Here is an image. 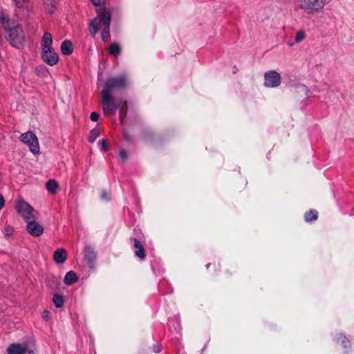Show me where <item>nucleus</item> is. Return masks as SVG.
<instances>
[{
  "instance_id": "f3484780",
  "label": "nucleus",
  "mask_w": 354,
  "mask_h": 354,
  "mask_svg": "<svg viewBox=\"0 0 354 354\" xmlns=\"http://www.w3.org/2000/svg\"><path fill=\"white\" fill-rule=\"evenodd\" d=\"M61 51L64 55H70L73 51V44L69 40H65L61 45Z\"/></svg>"
},
{
  "instance_id": "f8f14e48",
  "label": "nucleus",
  "mask_w": 354,
  "mask_h": 354,
  "mask_svg": "<svg viewBox=\"0 0 354 354\" xmlns=\"http://www.w3.org/2000/svg\"><path fill=\"white\" fill-rule=\"evenodd\" d=\"M0 26L7 32L13 26H16L14 21L10 19L7 13L4 11L0 12Z\"/></svg>"
},
{
  "instance_id": "b1692460",
  "label": "nucleus",
  "mask_w": 354,
  "mask_h": 354,
  "mask_svg": "<svg viewBox=\"0 0 354 354\" xmlns=\"http://www.w3.org/2000/svg\"><path fill=\"white\" fill-rule=\"evenodd\" d=\"M306 37V32L304 30H300L297 31L295 34V43H300L304 41Z\"/></svg>"
},
{
  "instance_id": "c85d7f7f",
  "label": "nucleus",
  "mask_w": 354,
  "mask_h": 354,
  "mask_svg": "<svg viewBox=\"0 0 354 354\" xmlns=\"http://www.w3.org/2000/svg\"><path fill=\"white\" fill-rule=\"evenodd\" d=\"M90 118L92 121L96 122L99 119V115L95 112H92L91 113Z\"/></svg>"
},
{
  "instance_id": "423d86ee",
  "label": "nucleus",
  "mask_w": 354,
  "mask_h": 354,
  "mask_svg": "<svg viewBox=\"0 0 354 354\" xmlns=\"http://www.w3.org/2000/svg\"><path fill=\"white\" fill-rule=\"evenodd\" d=\"M20 141L29 147L30 151L34 154L39 153V145L36 135L32 131L22 133L20 136Z\"/></svg>"
},
{
  "instance_id": "4468645a",
  "label": "nucleus",
  "mask_w": 354,
  "mask_h": 354,
  "mask_svg": "<svg viewBox=\"0 0 354 354\" xmlns=\"http://www.w3.org/2000/svg\"><path fill=\"white\" fill-rule=\"evenodd\" d=\"M133 247L136 249V256L141 259H144L145 258V250L140 241L133 239Z\"/></svg>"
},
{
  "instance_id": "0eeeda50",
  "label": "nucleus",
  "mask_w": 354,
  "mask_h": 354,
  "mask_svg": "<svg viewBox=\"0 0 354 354\" xmlns=\"http://www.w3.org/2000/svg\"><path fill=\"white\" fill-rule=\"evenodd\" d=\"M16 208L18 213L24 218L26 222L31 219H35V213H36V211L24 200L17 202Z\"/></svg>"
},
{
  "instance_id": "7c9ffc66",
  "label": "nucleus",
  "mask_w": 354,
  "mask_h": 354,
  "mask_svg": "<svg viewBox=\"0 0 354 354\" xmlns=\"http://www.w3.org/2000/svg\"><path fill=\"white\" fill-rule=\"evenodd\" d=\"M50 313L48 310H44L42 313V318L45 320H48L49 319Z\"/></svg>"
},
{
  "instance_id": "4be33fe9",
  "label": "nucleus",
  "mask_w": 354,
  "mask_h": 354,
  "mask_svg": "<svg viewBox=\"0 0 354 354\" xmlns=\"http://www.w3.org/2000/svg\"><path fill=\"white\" fill-rule=\"evenodd\" d=\"M53 301L57 308H60L64 305V299L62 295L55 294L53 297Z\"/></svg>"
},
{
  "instance_id": "393cba45",
  "label": "nucleus",
  "mask_w": 354,
  "mask_h": 354,
  "mask_svg": "<svg viewBox=\"0 0 354 354\" xmlns=\"http://www.w3.org/2000/svg\"><path fill=\"white\" fill-rule=\"evenodd\" d=\"M100 136V129L95 128L92 129L90 132L89 136H88V141L90 142H93L96 138Z\"/></svg>"
},
{
  "instance_id": "e433bc0d",
  "label": "nucleus",
  "mask_w": 354,
  "mask_h": 354,
  "mask_svg": "<svg viewBox=\"0 0 354 354\" xmlns=\"http://www.w3.org/2000/svg\"><path fill=\"white\" fill-rule=\"evenodd\" d=\"M101 196L104 199H109L108 194L105 192L102 193Z\"/></svg>"
},
{
  "instance_id": "f704fd0d",
  "label": "nucleus",
  "mask_w": 354,
  "mask_h": 354,
  "mask_svg": "<svg viewBox=\"0 0 354 354\" xmlns=\"http://www.w3.org/2000/svg\"><path fill=\"white\" fill-rule=\"evenodd\" d=\"M160 351H161L160 345L157 344V345L154 346L153 351L155 353H159V352H160Z\"/></svg>"
},
{
  "instance_id": "2f4dec72",
  "label": "nucleus",
  "mask_w": 354,
  "mask_h": 354,
  "mask_svg": "<svg viewBox=\"0 0 354 354\" xmlns=\"http://www.w3.org/2000/svg\"><path fill=\"white\" fill-rule=\"evenodd\" d=\"M95 6H100L104 1V0H91Z\"/></svg>"
},
{
  "instance_id": "20e7f679",
  "label": "nucleus",
  "mask_w": 354,
  "mask_h": 354,
  "mask_svg": "<svg viewBox=\"0 0 354 354\" xmlns=\"http://www.w3.org/2000/svg\"><path fill=\"white\" fill-rule=\"evenodd\" d=\"M127 86V79L125 75H119L111 77L106 81L104 88L101 93L111 95V92L115 90H122Z\"/></svg>"
},
{
  "instance_id": "aec40b11",
  "label": "nucleus",
  "mask_w": 354,
  "mask_h": 354,
  "mask_svg": "<svg viewBox=\"0 0 354 354\" xmlns=\"http://www.w3.org/2000/svg\"><path fill=\"white\" fill-rule=\"evenodd\" d=\"M58 183L55 180H49L46 183V188L48 192L55 194L58 189Z\"/></svg>"
},
{
  "instance_id": "412c9836",
  "label": "nucleus",
  "mask_w": 354,
  "mask_h": 354,
  "mask_svg": "<svg viewBox=\"0 0 354 354\" xmlns=\"http://www.w3.org/2000/svg\"><path fill=\"white\" fill-rule=\"evenodd\" d=\"M318 218V212L315 209H310L305 214V221L312 222Z\"/></svg>"
},
{
  "instance_id": "cd10ccee",
  "label": "nucleus",
  "mask_w": 354,
  "mask_h": 354,
  "mask_svg": "<svg viewBox=\"0 0 354 354\" xmlns=\"http://www.w3.org/2000/svg\"><path fill=\"white\" fill-rule=\"evenodd\" d=\"M14 229L10 225H6L4 227V234L7 236H10L12 234Z\"/></svg>"
},
{
  "instance_id": "bb28decb",
  "label": "nucleus",
  "mask_w": 354,
  "mask_h": 354,
  "mask_svg": "<svg viewBox=\"0 0 354 354\" xmlns=\"http://www.w3.org/2000/svg\"><path fill=\"white\" fill-rule=\"evenodd\" d=\"M100 150L103 151H106L109 149V146L105 140H102L98 142Z\"/></svg>"
},
{
  "instance_id": "a211bd4d",
  "label": "nucleus",
  "mask_w": 354,
  "mask_h": 354,
  "mask_svg": "<svg viewBox=\"0 0 354 354\" xmlns=\"http://www.w3.org/2000/svg\"><path fill=\"white\" fill-rule=\"evenodd\" d=\"M77 280V275L75 272H68L64 279V282L66 285L70 286L75 283Z\"/></svg>"
},
{
  "instance_id": "7ed1b4c3",
  "label": "nucleus",
  "mask_w": 354,
  "mask_h": 354,
  "mask_svg": "<svg viewBox=\"0 0 354 354\" xmlns=\"http://www.w3.org/2000/svg\"><path fill=\"white\" fill-rule=\"evenodd\" d=\"M330 0H295L297 9L303 10L307 15L320 12Z\"/></svg>"
},
{
  "instance_id": "dca6fc26",
  "label": "nucleus",
  "mask_w": 354,
  "mask_h": 354,
  "mask_svg": "<svg viewBox=\"0 0 354 354\" xmlns=\"http://www.w3.org/2000/svg\"><path fill=\"white\" fill-rule=\"evenodd\" d=\"M84 257L88 261V263L92 264L96 259V254L91 247L87 246L84 248Z\"/></svg>"
},
{
  "instance_id": "f257e3e1",
  "label": "nucleus",
  "mask_w": 354,
  "mask_h": 354,
  "mask_svg": "<svg viewBox=\"0 0 354 354\" xmlns=\"http://www.w3.org/2000/svg\"><path fill=\"white\" fill-rule=\"evenodd\" d=\"M97 16L91 19L88 24V30L92 37L95 38L100 30L104 42L110 39L111 12L109 8L100 7L96 10Z\"/></svg>"
},
{
  "instance_id": "72a5a7b5",
  "label": "nucleus",
  "mask_w": 354,
  "mask_h": 354,
  "mask_svg": "<svg viewBox=\"0 0 354 354\" xmlns=\"http://www.w3.org/2000/svg\"><path fill=\"white\" fill-rule=\"evenodd\" d=\"M5 205V200L2 196L0 195V210Z\"/></svg>"
},
{
  "instance_id": "9d476101",
  "label": "nucleus",
  "mask_w": 354,
  "mask_h": 354,
  "mask_svg": "<svg viewBox=\"0 0 354 354\" xmlns=\"http://www.w3.org/2000/svg\"><path fill=\"white\" fill-rule=\"evenodd\" d=\"M26 230L32 236L38 237L44 232L43 227L38 223L35 222V219H31L26 221Z\"/></svg>"
},
{
  "instance_id": "2eb2a0df",
  "label": "nucleus",
  "mask_w": 354,
  "mask_h": 354,
  "mask_svg": "<svg viewBox=\"0 0 354 354\" xmlns=\"http://www.w3.org/2000/svg\"><path fill=\"white\" fill-rule=\"evenodd\" d=\"M53 39L50 32H45L41 39L42 50L52 48Z\"/></svg>"
},
{
  "instance_id": "c756f323",
  "label": "nucleus",
  "mask_w": 354,
  "mask_h": 354,
  "mask_svg": "<svg viewBox=\"0 0 354 354\" xmlns=\"http://www.w3.org/2000/svg\"><path fill=\"white\" fill-rule=\"evenodd\" d=\"M120 157L122 160H127L128 155L126 151L122 150L120 152Z\"/></svg>"
},
{
  "instance_id": "6e6552de",
  "label": "nucleus",
  "mask_w": 354,
  "mask_h": 354,
  "mask_svg": "<svg viewBox=\"0 0 354 354\" xmlns=\"http://www.w3.org/2000/svg\"><path fill=\"white\" fill-rule=\"evenodd\" d=\"M281 75L275 71H270L264 75V85L266 87H277L281 84Z\"/></svg>"
},
{
  "instance_id": "4c0bfd02",
  "label": "nucleus",
  "mask_w": 354,
  "mask_h": 354,
  "mask_svg": "<svg viewBox=\"0 0 354 354\" xmlns=\"http://www.w3.org/2000/svg\"><path fill=\"white\" fill-rule=\"evenodd\" d=\"M301 88L302 91H306V92L308 91V88L306 86H304V85H302L301 86Z\"/></svg>"
},
{
  "instance_id": "9b49d317",
  "label": "nucleus",
  "mask_w": 354,
  "mask_h": 354,
  "mask_svg": "<svg viewBox=\"0 0 354 354\" xmlns=\"http://www.w3.org/2000/svg\"><path fill=\"white\" fill-rule=\"evenodd\" d=\"M7 354H34V352L26 345L12 344L7 348Z\"/></svg>"
},
{
  "instance_id": "f03ea898",
  "label": "nucleus",
  "mask_w": 354,
  "mask_h": 354,
  "mask_svg": "<svg viewBox=\"0 0 354 354\" xmlns=\"http://www.w3.org/2000/svg\"><path fill=\"white\" fill-rule=\"evenodd\" d=\"M101 104L103 109V112L106 115H113L118 108L120 107V118L121 122L123 121V118L126 114L127 104V102H120L119 105L117 106L113 102V97L112 95H109L108 93H101Z\"/></svg>"
},
{
  "instance_id": "a878e982",
  "label": "nucleus",
  "mask_w": 354,
  "mask_h": 354,
  "mask_svg": "<svg viewBox=\"0 0 354 354\" xmlns=\"http://www.w3.org/2000/svg\"><path fill=\"white\" fill-rule=\"evenodd\" d=\"M337 342L341 344L344 347L346 348L349 345V341L346 336L339 334L337 337Z\"/></svg>"
},
{
  "instance_id": "ddd939ff",
  "label": "nucleus",
  "mask_w": 354,
  "mask_h": 354,
  "mask_svg": "<svg viewBox=\"0 0 354 354\" xmlns=\"http://www.w3.org/2000/svg\"><path fill=\"white\" fill-rule=\"evenodd\" d=\"M67 259L66 251L63 248H58L53 254V260L55 263L62 264L64 263Z\"/></svg>"
},
{
  "instance_id": "39448f33",
  "label": "nucleus",
  "mask_w": 354,
  "mask_h": 354,
  "mask_svg": "<svg viewBox=\"0 0 354 354\" xmlns=\"http://www.w3.org/2000/svg\"><path fill=\"white\" fill-rule=\"evenodd\" d=\"M6 37L10 44L15 48H21L25 39L23 29L21 26H13L6 32Z\"/></svg>"
},
{
  "instance_id": "6ab92c4d",
  "label": "nucleus",
  "mask_w": 354,
  "mask_h": 354,
  "mask_svg": "<svg viewBox=\"0 0 354 354\" xmlns=\"http://www.w3.org/2000/svg\"><path fill=\"white\" fill-rule=\"evenodd\" d=\"M109 53L114 57H118L121 53L120 46L118 43H112L109 48Z\"/></svg>"
},
{
  "instance_id": "58836bf2",
  "label": "nucleus",
  "mask_w": 354,
  "mask_h": 354,
  "mask_svg": "<svg viewBox=\"0 0 354 354\" xmlns=\"http://www.w3.org/2000/svg\"><path fill=\"white\" fill-rule=\"evenodd\" d=\"M294 44H289V46H292Z\"/></svg>"
},
{
  "instance_id": "473e14b6",
  "label": "nucleus",
  "mask_w": 354,
  "mask_h": 354,
  "mask_svg": "<svg viewBox=\"0 0 354 354\" xmlns=\"http://www.w3.org/2000/svg\"><path fill=\"white\" fill-rule=\"evenodd\" d=\"M18 6H22L27 0H13Z\"/></svg>"
},
{
  "instance_id": "5701e85b",
  "label": "nucleus",
  "mask_w": 354,
  "mask_h": 354,
  "mask_svg": "<svg viewBox=\"0 0 354 354\" xmlns=\"http://www.w3.org/2000/svg\"><path fill=\"white\" fill-rule=\"evenodd\" d=\"M46 10L49 12H53L55 7V0H43Z\"/></svg>"
},
{
  "instance_id": "c9c22d12",
  "label": "nucleus",
  "mask_w": 354,
  "mask_h": 354,
  "mask_svg": "<svg viewBox=\"0 0 354 354\" xmlns=\"http://www.w3.org/2000/svg\"><path fill=\"white\" fill-rule=\"evenodd\" d=\"M124 138H125L127 140H128V141H129V140H131V135H130V134H129L127 132H124Z\"/></svg>"
},
{
  "instance_id": "1a4fd4ad",
  "label": "nucleus",
  "mask_w": 354,
  "mask_h": 354,
  "mask_svg": "<svg viewBox=\"0 0 354 354\" xmlns=\"http://www.w3.org/2000/svg\"><path fill=\"white\" fill-rule=\"evenodd\" d=\"M41 56L44 61L49 66H54L59 61V56L53 48L42 50Z\"/></svg>"
}]
</instances>
